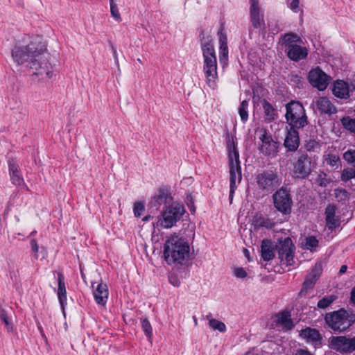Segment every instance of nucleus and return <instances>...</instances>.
Instances as JSON below:
<instances>
[{"mask_svg": "<svg viewBox=\"0 0 355 355\" xmlns=\"http://www.w3.org/2000/svg\"><path fill=\"white\" fill-rule=\"evenodd\" d=\"M46 48L39 37L33 38L26 45L16 44L12 49V58L18 65L28 62L29 67L35 71V75L44 74L51 78L53 73L50 70V64L44 56Z\"/></svg>", "mask_w": 355, "mask_h": 355, "instance_id": "nucleus-1", "label": "nucleus"}, {"mask_svg": "<svg viewBox=\"0 0 355 355\" xmlns=\"http://www.w3.org/2000/svg\"><path fill=\"white\" fill-rule=\"evenodd\" d=\"M200 46L203 55V72L208 86L216 87L218 80L217 60L212 37L203 32L200 35Z\"/></svg>", "mask_w": 355, "mask_h": 355, "instance_id": "nucleus-2", "label": "nucleus"}, {"mask_svg": "<svg viewBox=\"0 0 355 355\" xmlns=\"http://www.w3.org/2000/svg\"><path fill=\"white\" fill-rule=\"evenodd\" d=\"M189 243L178 236H171L164 245V256L168 264H182L184 260L189 259Z\"/></svg>", "mask_w": 355, "mask_h": 355, "instance_id": "nucleus-3", "label": "nucleus"}, {"mask_svg": "<svg viewBox=\"0 0 355 355\" xmlns=\"http://www.w3.org/2000/svg\"><path fill=\"white\" fill-rule=\"evenodd\" d=\"M327 328L335 334L345 332L354 324L355 314L351 310L340 309L327 313L324 318Z\"/></svg>", "mask_w": 355, "mask_h": 355, "instance_id": "nucleus-4", "label": "nucleus"}, {"mask_svg": "<svg viewBox=\"0 0 355 355\" xmlns=\"http://www.w3.org/2000/svg\"><path fill=\"white\" fill-rule=\"evenodd\" d=\"M281 37L286 55L291 60L299 62L307 58L309 50L306 46L301 45L303 42L300 36L290 32L282 35Z\"/></svg>", "mask_w": 355, "mask_h": 355, "instance_id": "nucleus-5", "label": "nucleus"}, {"mask_svg": "<svg viewBox=\"0 0 355 355\" xmlns=\"http://www.w3.org/2000/svg\"><path fill=\"white\" fill-rule=\"evenodd\" d=\"M184 213L183 205L178 202L171 203L162 211L154 225L165 229L171 228L181 220Z\"/></svg>", "mask_w": 355, "mask_h": 355, "instance_id": "nucleus-6", "label": "nucleus"}, {"mask_svg": "<svg viewBox=\"0 0 355 355\" xmlns=\"http://www.w3.org/2000/svg\"><path fill=\"white\" fill-rule=\"evenodd\" d=\"M285 118L291 128L300 129L308 124L305 110L299 101H291L286 105Z\"/></svg>", "mask_w": 355, "mask_h": 355, "instance_id": "nucleus-7", "label": "nucleus"}, {"mask_svg": "<svg viewBox=\"0 0 355 355\" xmlns=\"http://www.w3.org/2000/svg\"><path fill=\"white\" fill-rule=\"evenodd\" d=\"M317 166L314 157L306 153H301L293 163V176L295 179H307Z\"/></svg>", "mask_w": 355, "mask_h": 355, "instance_id": "nucleus-8", "label": "nucleus"}, {"mask_svg": "<svg viewBox=\"0 0 355 355\" xmlns=\"http://www.w3.org/2000/svg\"><path fill=\"white\" fill-rule=\"evenodd\" d=\"M229 166H230V200L232 202L234 192L237 188V182L239 183L242 179L241 167L239 160V153L235 148L229 152Z\"/></svg>", "mask_w": 355, "mask_h": 355, "instance_id": "nucleus-9", "label": "nucleus"}, {"mask_svg": "<svg viewBox=\"0 0 355 355\" xmlns=\"http://www.w3.org/2000/svg\"><path fill=\"white\" fill-rule=\"evenodd\" d=\"M256 182L259 190L270 193L282 184V179L277 172L272 170H264L256 176Z\"/></svg>", "mask_w": 355, "mask_h": 355, "instance_id": "nucleus-10", "label": "nucleus"}, {"mask_svg": "<svg viewBox=\"0 0 355 355\" xmlns=\"http://www.w3.org/2000/svg\"><path fill=\"white\" fill-rule=\"evenodd\" d=\"M273 205L275 209L283 215L291 213L293 200L290 191L282 187L277 190L272 195Z\"/></svg>", "mask_w": 355, "mask_h": 355, "instance_id": "nucleus-11", "label": "nucleus"}, {"mask_svg": "<svg viewBox=\"0 0 355 355\" xmlns=\"http://www.w3.org/2000/svg\"><path fill=\"white\" fill-rule=\"evenodd\" d=\"M277 250L281 262L288 266L293 263L295 247L290 238L287 237L284 241H281L277 245Z\"/></svg>", "mask_w": 355, "mask_h": 355, "instance_id": "nucleus-12", "label": "nucleus"}, {"mask_svg": "<svg viewBox=\"0 0 355 355\" xmlns=\"http://www.w3.org/2000/svg\"><path fill=\"white\" fill-rule=\"evenodd\" d=\"M331 79V76L327 75L319 67L311 69L308 74L310 84L320 91L326 89Z\"/></svg>", "mask_w": 355, "mask_h": 355, "instance_id": "nucleus-13", "label": "nucleus"}, {"mask_svg": "<svg viewBox=\"0 0 355 355\" xmlns=\"http://www.w3.org/2000/svg\"><path fill=\"white\" fill-rule=\"evenodd\" d=\"M250 6L252 26L255 29L263 30L265 28L264 15L259 6V0H250Z\"/></svg>", "mask_w": 355, "mask_h": 355, "instance_id": "nucleus-14", "label": "nucleus"}, {"mask_svg": "<svg viewBox=\"0 0 355 355\" xmlns=\"http://www.w3.org/2000/svg\"><path fill=\"white\" fill-rule=\"evenodd\" d=\"M261 144L259 146V150L263 154L270 156L277 152L278 142L275 141L272 135H269L266 130H261L259 136Z\"/></svg>", "mask_w": 355, "mask_h": 355, "instance_id": "nucleus-15", "label": "nucleus"}, {"mask_svg": "<svg viewBox=\"0 0 355 355\" xmlns=\"http://www.w3.org/2000/svg\"><path fill=\"white\" fill-rule=\"evenodd\" d=\"M172 201L173 197L169 191L165 188H160L157 193L150 198L148 207L150 209L155 208L157 210L162 205H165V208L171 205L173 203Z\"/></svg>", "mask_w": 355, "mask_h": 355, "instance_id": "nucleus-16", "label": "nucleus"}, {"mask_svg": "<svg viewBox=\"0 0 355 355\" xmlns=\"http://www.w3.org/2000/svg\"><path fill=\"white\" fill-rule=\"evenodd\" d=\"M322 271V266L320 263H316L310 272L307 275L302 287L299 293V296L306 295L309 290L313 289Z\"/></svg>", "mask_w": 355, "mask_h": 355, "instance_id": "nucleus-17", "label": "nucleus"}, {"mask_svg": "<svg viewBox=\"0 0 355 355\" xmlns=\"http://www.w3.org/2000/svg\"><path fill=\"white\" fill-rule=\"evenodd\" d=\"M300 336L315 347L322 345V336L320 331L314 328L306 327L300 331Z\"/></svg>", "mask_w": 355, "mask_h": 355, "instance_id": "nucleus-18", "label": "nucleus"}, {"mask_svg": "<svg viewBox=\"0 0 355 355\" xmlns=\"http://www.w3.org/2000/svg\"><path fill=\"white\" fill-rule=\"evenodd\" d=\"M8 169L12 183L16 186H23L26 190H28V187L24 183V178L21 174L17 162L14 159L8 160Z\"/></svg>", "mask_w": 355, "mask_h": 355, "instance_id": "nucleus-19", "label": "nucleus"}, {"mask_svg": "<svg viewBox=\"0 0 355 355\" xmlns=\"http://www.w3.org/2000/svg\"><path fill=\"white\" fill-rule=\"evenodd\" d=\"M297 128L290 127L287 130L284 145L288 151H295L300 146V137Z\"/></svg>", "mask_w": 355, "mask_h": 355, "instance_id": "nucleus-20", "label": "nucleus"}, {"mask_svg": "<svg viewBox=\"0 0 355 355\" xmlns=\"http://www.w3.org/2000/svg\"><path fill=\"white\" fill-rule=\"evenodd\" d=\"M332 94L338 98L347 100L350 97L349 84L343 80H336L332 85Z\"/></svg>", "mask_w": 355, "mask_h": 355, "instance_id": "nucleus-21", "label": "nucleus"}, {"mask_svg": "<svg viewBox=\"0 0 355 355\" xmlns=\"http://www.w3.org/2000/svg\"><path fill=\"white\" fill-rule=\"evenodd\" d=\"M317 109L322 114L332 115L337 112V108L334 103L327 97H319L315 101Z\"/></svg>", "mask_w": 355, "mask_h": 355, "instance_id": "nucleus-22", "label": "nucleus"}, {"mask_svg": "<svg viewBox=\"0 0 355 355\" xmlns=\"http://www.w3.org/2000/svg\"><path fill=\"white\" fill-rule=\"evenodd\" d=\"M93 294L94 300L98 304L105 305L109 295L107 286L102 282L98 284L94 289Z\"/></svg>", "mask_w": 355, "mask_h": 355, "instance_id": "nucleus-23", "label": "nucleus"}, {"mask_svg": "<svg viewBox=\"0 0 355 355\" xmlns=\"http://www.w3.org/2000/svg\"><path fill=\"white\" fill-rule=\"evenodd\" d=\"M336 210L334 205H329L325 208V220L329 230H334L339 225V220L336 218Z\"/></svg>", "mask_w": 355, "mask_h": 355, "instance_id": "nucleus-24", "label": "nucleus"}, {"mask_svg": "<svg viewBox=\"0 0 355 355\" xmlns=\"http://www.w3.org/2000/svg\"><path fill=\"white\" fill-rule=\"evenodd\" d=\"M329 345L334 350L347 354V336H331L329 338Z\"/></svg>", "mask_w": 355, "mask_h": 355, "instance_id": "nucleus-25", "label": "nucleus"}, {"mask_svg": "<svg viewBox=\"0 0 355 355\" xmlns=\"http://www.w3.org/2000/svg\"><path fill=\"white\" fill-rule=\"evenodd\" d=\"M252 225L254 230L265 227L266 229H273L275 226V222L261 214H257L252 219Z\"/></svg>", "mask_w": 355, "mask_h": 355, "instance_id": "nucleus-26", "label": "nucleus"}, {"mask_svg": "<svg viewBox=\"0 0 355 355\" xmlns=\"http://www.w3.org/2000/svg\"><path fill=\"white\" fill-rule=\"evenodd\" d=\"M276 325L282 327L286 330L292 329L295 324L291 319V313L288 311H284L276 315Z\"/></svg>", "mask_w": 355, "mask_h": 355, "instance_id": "nucleus-27", "label": "nucleus"}, {"mask_svg": "<svg viewBox=\"0 0 355 355\" xmlns=\"http://www.w3.org/2000/svg\"><path fill=\"white\" fill-rule=\"evenodd\" d=\"M12 312V309L10 307L0 306V320L4 323L8 332H11L14 329V325L11 320Z\"/></svg>", "mask_w": 355, "mask_h": 355, "instance_id": "nucleus-28", "label": "nucleus"}, {"mask_svg": "<svg viewBox=\"0 0 355 355\" xmlns=\"http://www.w3.org/2000/svg\"><path fill=\"white\" fill-rule=\"evenodd\" d=\"M261 255L262 259L268 261L275 257L274 248L272 242L268 239H263L261 245Z\"/></svg>", "mask_w": 355, "mask_h": 355, "instance_id": "nucleus-29", "label": "nucleus"}, {"mask_svg": "<svg viewBox=\"0 0 355 355\" xmlns=\"http://www.w3.org/2000/svg\"><path fill=\"white\" fill-rule=\"evenodd\" d=\"M58 296L60 304L62 308L64 309V305L67 304V291L65 288L64 284V275L61 272H58Z\"/></svg>", "mask_w": 355, "mask_h": 355, "instance_id": "nucleus-30", "label": "nucleus"}, {"mask_svg": "<svg viewBox=\"0 0 355 355\" xmlns=\"http://www.w3.org/2000/svg\"><path fill=\"white\" fill-rule=\"evenodd\" d=\"M262 105L264 111L265 121L267 122H271L275 119L276 116L275 108L266 100H263Z\"/></svg>", "mask_w": 355, "mask_h": 355, "instance_id": "nucleus-31", "label": "nucleus"}, {"mask_svg": "<svg viewBox=\"0 0 355 355\" xmlns=\"http://www.w3.org/2000/svg\"><path fill=\"white\" fill-rule=\"evenodd\" d=\"M324 161L327 165L337 169L341 167V159L340 157L336 154L328 153L324 155Z\"/></svg>", "mask_w": 355, "mask_h": 355, "instance_id": "nucleus-32", "label": "nucleus"}, {"mask_svg": "<svg viewBox=\"0 0 355 355\" xmlns=\"http://www.w3.org/2000/svg\"><path fill=\"white\" fill-rule=\"evenodd\" d=\"M332 182L331 179L328 177V175L322 171H320L316 178L315 183L321 187H327Z\"/></svg>", "mask_w": 355, "mask_h": 355, "instance_id": "nucleus-33", "label": "nucleus"}, {"mask_svg": "<svg viewBox=\"0 0 355 355\" xmlns=\"http://www.w3.org/2000/svg\"><path fill=\"white\" fill-rule=\"evenodd\" d=\"M334 194L338 202H343L348 201L351 196L350 193H349L346 189L343 188L335 189L334 191Z\"/></svg>", "mask_w": 355, "mask_h": 355, "instance_id": "nucleus-34", "label": "nucleus"}, {"mask_svg": "<svg viewBox=\"0 0 355 355\" xmlns=\"http://www.w3.org/2000/svg\"><path fill=\"white\" fill-rule=\"evenodd\" d=\"M228 60V48L227 42L220 43L219 47V60L220 64L224 67L227 64Z\"/></svg>", "mask_w": 355, "mask_h": 355, "instance_id": "nucleus-35", "label": "nucleus"}, {"mask_svg": "<svg viewBox=\"0 0 355 355\" xmlns=\"http://www.w3.org/2000/svg\"><path fill=\"white\" fill-rule=\"evenodd\" d=\"M337 298V296L335 295L324 296L318 302L317 306L319 309H324L329 307Z\"/></svg>", "mask_w": 355, "mask_h": 355, "instance_id": "nucleus-36", "label": "nucleus"}, {"mask_svg": "<svg viewBox=\"0 0 355 355\" xmlns=\"http://www.w3.org/2000/svg\"><path fill=\"white\" fill-rule=\"evenodd\" d=\"M318 240L314 236H309L304 239L303 245L306 250L315 251L318 246Z\"/></svg>", "mask_w": 355, "mask_h": 355, "instance_id": "nucleus-37", "label": "nucleus"}, {"mask_svg": "<svg viewBox=\"0 0 355 355\" xmlns=\"http://www.w3.org/2000/svg\"><path fill=\"white\" fill-rule=\"evenodd\" d=\"M248 106L249 103L248 101H243L239 107V114L241 121L245 123L248 119Z\"/></svg>", "mask_w": 355, "mask_h": 355, "instance_id": "nucleus-38", "label": "nucleus"}, {"mask_svg": "<svg viewBox=\"0 0 355 355\" xmlns=\"http://www.w3.org/2000/svg\"><path fill=\"white\" fill-rule=\"evenodd\" d=\"M209 326L214 330H218L220 332H225L226 331V325L224 322L219 321L216 319H209Z\"/></svg>", "mask_w": 355, "mask_h": 355, "instance_id": "nucleus-39", "label": "nucleus"}, {"mask_svg": "<svg viewBox=\"0 0 355 355\" xmlns=\"http://www.w3.org/2000/svg\"><path fill=\"white\" fill-rule=\"evenodd\" d=\"M341 123L346 130L355 134V119L345 116L341 119Z\"/></svg>", "mask_w": 355, "mask_h": 355, "instance_id": "nucleus-40", "label": "nucleus"}, {"mask_svg": "<svg viewBox=\"0 0 355 355\" xmlns=\"http://www.w3.org/2000/svg\"><path fill=\"white\" fill-rule=\"evenodd\" d=\"M355 178V169L352 168H344L341 173L340 179L343 182H347Z\"/></svg>", "mask_w": 355, "mask_h": 355, "instance_id": "nucleus-41", "label": "nucleus"}, {"mask_svg": "<svg viewBox=\"0 0 355 355\" xmlns=\"http://www.w3.org/2000/svg\"><path fill=\"white\" fill-rule=\"evenodd\" d=\"M344 160L355 168V149H349L343 153Z\"/></svg>", "mask_w": 355, "mask_h": 355, "instance_id": "nucleus-42", "label": "nucleus"}, {"mask_svg": "<svg viewBox=\"0 0 355 355\" xmlns=\"http://www.w3.org/2000/svg\"><path fill=\"white\" fill-rule=\"evenodd\" d=\"M141 327L146 336L150 339L152 338V327L146 318H141Z\"/></svg>", "mask_w": 355, "mask_h": 355, "instance_id": "nucleus-43", "label": "nucleus"}, {"mask_svg": "<svg viewBox=\"0 0 355 355\" xmlns=\"http://www.w3.org/2000/svg\"><path fill=\"white\" fill-rule=\"evenodd\" d=\"M110 12L112 16L117 21H121V17L119 12L117 5L114 3V0H110Z\"/></svg>", "mask_w": 355, "mask_h": 355, "instance_id": "nucleus-44", "label": "nucleus"}, {"mask_svg": "<svg viewBox=\"0 0 355 355\" xmlns=\"http://www.w3.org/2000/svg\"><path fill=\"white\" fill-rule=\"evenodd\" d=\"M144 203L141 202H135L134 204L133 211L136 217H140L144 211Z\"/></svg>", "mask_w": 355, "mask_h": 355, "instance_id": "nucleus-45", "label": "nucleus"}, {"mask_svg": "<svg viewBox=\"0 0 355 355\" xmlns=\"http://www.w3.org/2000/svg\"><path fill=\"white\" fill-rule=\"evenodd\" d=\"M305 147L308 151H315L316 149L320 148V144L315 139H309L306 141Z\"/></svg>", "mask_w": 355, "mask_h": 355, "instance_id": "nucleus-46", "label": "nucleus"}, {"mask_svg": "<svg viewBox=\"0 0 355 355\" xmlns=\"http://www.w3.org/2000/svg\"><path fill=\"white\" fill-rule=\"evenodd\" d=\"M355 351V336L352 338L347 337V354L352 353Z\"/></svg>", "mask_w": 355, "mask_h": 355, "instance_id": "nucleus-47", "label": "nucleus"}, {"mask_svg": "<svg viewBox=\"0 0 355 355\" xmlns=\"http://www.w3.org/2000/svg\"><path fill=\"white\" fill-rule=\"evenodd\" d=\"M234 275L238 278H245L247 277V272L243 268H235Z\"/></svg>", "mask_w": 355, "mask_h": 355, "instance_id": "nucleus-48", "label": "nucleus"}, {"mask_svg": "<svg viewBox=\"0 0 355 355\" xmlns=\"http://www.w3.org/2000/svg\"><path fill=\"white\" fill-rule=\"evenodd\" d=\"M30 244H31V249H32L33 252H34L33 257L35 259H38L37 252L39 251V245H38L36 240L31 239V242H30Z\"/></svg>", "mask_w": 355, "mask_h": 355, "instance_id": "nucleus-49", "label": "nucleus"}, {"mask_svg": "<svg viewBox=\"0 0 355 355\" xmlns=\"http://www.w3.org/2000/svg\"><path fill=\"white\" fill-rule=\"evenodd\" d=\"M299 5L300 0H292L291 3L289 5V8L293 12H298Z\"/></svg>", "mask_w": 355, "mask_h": 355, "instance_id": "nucleus-50", "label": "nucleus"}, {"mask_svg": "<svg viewBox=\"0 0 355 355\" xmlns=\"http://www.w3.org/2000/svg\"><path fill=\"white\" fill-rule=\"evenodd\" d=\"M168 279H169V282L174 286L178 287L180 285V282L176 276L171 275V276H169Z\"/></svg>", "mask_w": 355, "mask_h": 355, "instance_id": "nucleus-51", "label": "nucleus"}, {"mask_svg": "<svg viewBox=\"0 0 355 355\" xmlns=\"http://www.w3.org/2000/svg\"><path fill=\"white\" fill-rule=\"evenodd\" d=\"M294 355H313L309 351L304 349H297Z\"/></svg>", "mask_w": 355, "mask_h": 355, "instance_id": "nucleus-52", "label": "nucleus"}, {"mask_svg": "<svg viewBox=\"0 0 355 355\" xmlns=\"http://www.w3.org/2000/svg\"><path fill=\"white\" fill-rule=\"evenodd\" d=\"M219 35V44L227 42V35L222 33V31L218 32Z\"/></svg>", "mask_w": 355, "mask_h": 355, "instance_id": "nucleus-53", "label": "nucleus"}, {"mask_svg": "<svg viewBox=\"0 0 355 355\" xmlns=\"http://www.w3.org/2000/svg\"><path fill=\"white\" fill-rule=\"evenodd\" d=\"M292 80H294L297 84H300L302 83V78L299 76H293Z\"/></svg>", "mask_w": 355, "mask_h": 355, "instance_id": "nucleus-54", "label": "nucleus"}, {"mask_svg": "<svg viewBox=\"0 0 355 355\" xmlns=\"http://www.w3.org/2000/svg\"><path fill=\"white\" fill-rule=\"evenodd\" d=\"M347 269V265H343V266L340 267V270H339L338 274H339L340 275H341L344 274V273L346 272Z\"/></svg>", "mask_w": 355, "mask_h": 355, "instance_id": "nucleus-55", "label": "nucleus"}, {"mask_svg": "<svg viewBox=\"0 0 355 355\" xmlns=\"http://www.w3.org/2000/svg\"><path fill=\"white\" fill-rule=\"evenodd\" d=\"M243 252L248 260L250 261V258L249 257V251L247 249H244Z\"/></svg>", "mask_w": 355, "mask_h": 355, "instance_id": "nucleus-56", "label": "nucleus"}, {"mask_svg": "<svg viewBox=\"0 0 355 355\" xmlns=\"http://www.w3.org/2000/svg\"><path fill=\"white\" fill-rule=\"evenodd\" d=\"M151 218L150 215H147L144 217L143 220L144 221H148Z\"/></svg>", "mask_w": 355, "mask_h": 355, "instance_id": "nucleus-57", "label": "nucleus"}, {"mask_svg": "<svg viewBox=\"0 0 355 355\" xmlns=\"http://www.w3.org/2000/svg\"><path fill=\"white\" fill-rule=\"evenodd\" d=\"M112 50H113V53H114V55L115 60H117V57H116V49H114V48H112Z\"/></svg>", "mask_w": 355, "mask_h": 355, "instance_id": "nucleus-58", "label": "nucleus"}, {"mask_svg": "<svg viewBox=\"0 0 355 355\" xmlns=\"http://www.w3.org/2000/svg\"><path fill=\"white\" fill-rule=\"evenodd\" d=\"M351 91H355V83L351 85V87H349Z\"/></svg>", "mask_w": 355, "mask_h": 355, "instance_id": "nucleus-59", "label": "nucleus"}, {"mask_svg": "<svg viewBox=\"0 0 355 355\" xmlns=\"http://www.w3.org/2000/svg\"><path fill=\"white\" fill-rule=\"evenodd\" d=\"M38 328H39V329H40V332H41V333H42V328H41L40 327H39ZM42 334V336H44V334Z\"/></svg>", "mask_w": 355, "mask_h": 355, "instance_id": "nucleus-60", "label": "nucleus"}, {"mask_svg": "<svg viewBox=\"0 0 355 355\" xmlns=\"http://www.w3.org/2000/svg\"><path fill=\"white\" fill-rule=\"evenodd\" d=\"M190 210H191V211H194V210H195V209H193V207H191L190 208Z\"/></svg>", "mask_w": 355, "mask_h": 355, "instance_id": "nucleus-61", "label": "nucleus"}, {"mask_svg": "<svg viewBox=\"0 0 355 355\" xmlns=\"http://www.w3.org/2000/svg\"><path fill=\"white\" fill-rule=\"evenodd\" d=\"M190 210H191V211H194V210H195V209H193V207H191L190 208Z\"/></svg>", "mask_w": 355, "mask_h": 355, "instance_id": "nucleus-62", "label": "nucleus"}, {"mask_svg": "<svg viewBox=\"0 0 355 355\" xmlns=\"http://www.w3.org/2000/svg\"><path fill=\"white\" fill-rule=\"evenodd\" d=\"M193 319H194V322H196V324H197V320L195 317H193Z\"/></svg>", "mask_w": 355, "mask_h": 355, "instance_id": "nucleus-63", "label": "nucleus"}, {"mask_svg": "<svg viewBox=\"0 0 355 355\" xmlns=\"http://www.w3.org/2000/svg\"><path fill=\"white\" fill-rule=\"evenodd\" d=\"M137 61H138L139 62H140V63L141 62V59H139V58H138V59H137Z\"/></svg>", "mask_w": 355, "mask_h": 355, "instance_id": "nucleus-64", "label": "nucleus"}]
</instances>
